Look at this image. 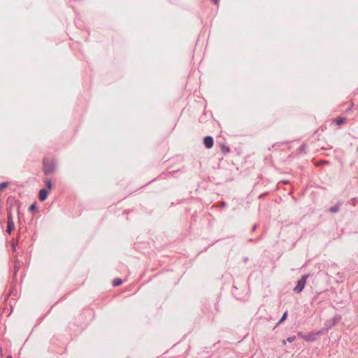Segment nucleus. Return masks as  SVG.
<instances>
[{
    "mask_svg": "<svg viewBox=\"0 0 358 358\" xmlns=\"http://www.w3.org/2000/svg\"><path fill=\"white\" fill-rule=\"evenodd\" d=\"M45 186L46 187L49 189V190H51L52 188V182H51V180L50 179H47L45 180Z\"/></svg>",
    "mask_w": 358,
    "mask_h": 358,
    "instance_id": "0eeeda50",
    "label": "nucleus"
},
{
    "mask_svg": "<svg viewBox=\"0 0 358 358\" xmlns=\"http://www.w3.org/2000/svg\"><path fill=\"white\" fill-rule=\"evenodd\" d=\"M287 317V312H285V313H284L283 315L282 316V317H281V319L280 320V321H279V322H278V323H281V322H282L284 320H286Z\"/></svg>",
    "mask_w": 358,
    "mask_h": 358,
    "instance_id": "9b49d317",
    "label": "nucleus"
},
{
    "mask_svg": "<svg viewBox=\"0 0 358 358\" xmlns=\"http://www.w3.org/2000/svg\"><path fill=\"white\" fill-rule=\"evenodd\" d=\"M215 4L218 3L219 0H213Z\"/></svg>",
    "mask_w": 358,
    "mask_h": 358,
    "instance_id": "2eb2a0df",
    "label": "nucleus"
},
{
    "mask_svg": "<svg viewBox=\"0 0 358 358\" xmlns=\"http://www.w3.org/2000/svg\"><path fill=\"white\" fill-rule=\"evenodd\" d=\"M122 281L121 279H115L113 280V285L114 286H119L122 284Z\"/></svg>",
    "mask_w": 358,
    "mask_h": 358,
    "instance_id": "1a4fd4ad",
    "label": "nucleus"
},
{
    "mask_svg": "<svg viewBox=\"0 0 358 358\" xmlns=\"http://www.w3.org/2000/svg\"><path fill=\"white\" fill-rule=\"evenodd\" d=\"M34 208H35V206L34 205H32V206H31L30 209L33 210V209H34Z\"/></svg>",
    "mask_w": 358,
    "mask_h": 358,
    "instance_id": "dca6fc26",
    "label": "nucleus"
},
{
    "mask_svg": "<svg viewBox=\"0 0 358 358\" xmlns=\"http://www.w3.org/2000/svg\"><path fill=\"white\" fill-rule=\"evenodd\" d=\"M15 229L14 222L13 220V217L10 213H8V220H7V229L6 232L10 234Z\"/></svg>",
    "mask_w": 358,
    "mask_h": 358,
    "instance_id": "7ed1b4c3",
    "label": "nucleus"
},
{
    "mask_svg": "<svg viewBox=\"0 0 358 358\" xmlns=\"http://www.w3.org/2000/svg\"><path fill=\"white\" fill-rule=\"evenodd\" d=\"M282 343H283L284 345L286 343L285 340H283Z\"/></svg>",
    "mask_w": 358,
    "mask_h": 358,
    "instance_id": "f3484780",
    "label": "nucleus"
},
{
    "mask_svg": "<svg viewBox=\"0 0 358 358\" xmlns=\"http://www.w3.org/2000/svg\"><path fill=\"white\" fill-rule=\"evenodd\" d=\"M55 162L51 159H43V171L45 174H49L52 173L55 169Z\"/></svg>",
    "mask_w": 358,
    "mask_h": 358,
    "instance_id": "f257e3e1",
    "label": "nucleus"
},
{
    "mask_svg": "<svg viewBox=\"0 0 358 358\" xmlns=\"http://www.w3.org/2000/svg\"><path fill=\"white\" fill-rule=\"evenodd\" d=\"M345 119L344 117H339L336 119V124L341 125L345 122Z\"/></svg>",
    "mask_w": 358,
    "mask_h": 358,
    "instance_id": "6e6552de",
    "label": "nucleus"
},
{
    "mask_svg": "<svg viewBox=\"0 0 358 358\" xmlns=\"http://www.w3.org/2000/svg\"><path fill=\"white\" fill-rule=\"evenodd\" d=\"M319 333H310L309 334L303 335L301 338L306 341H315L317 339V336Z\"/></svg>",
    "mask_w": 358,
    "mask_h": 358,
    "instance_id": "20e7f679",
    "label": "nucleus"
},
{
    "mask_svg": "<svg viewBox=\"0 0 358 358\" xmlns=\"http://www.w3.org/2000/svg\"><path fill=\"white\" fill-rule=\"evenodd\" d=\"M331 212L336 213L338 210V207H332L330 208Z\"/></svg>",
    "mask_w": 358,
    "mask_h": 358,
    "instance_id": "4468645a",
    "label": "nucleus"
},
{
    "mask_svg": "<svg viewBox=\"0 0 358 358\" xmlns=\"http://www.w3.org/2000/svg\"><path fill=\"white\" fill-rule=\"evenodd\" d=\"M7 358H12L11 357H8Z\"/></svg>",
    "mask_w": 358,
    "mask_h": 358,
    "instance_id": "a211bd4d",
    "label": "nucleus"
},
{
    "mask_svg": "<svg viewBox=\"0 0 358 358\" xmlns=\"http://www.w3.org/2000/svg\"><path fill=\"white\" fill-rule=\"evenodd\" d=\"M222 150L224 152H228L229 151V148L228 147L224 146V145H223L222 147Z\"/></svg>",
    "mask_w": 358,
    "mask_h": 358,
    "instance_id": "ddd939ff",
    "label": "nucleus"
},
{
    "mask_svg": "<svg viewBox=\"0 0 358 358\" xmlns=\"http://www.w3.org/2000/svg\"><path fill=\"white\" fill-rule=\"evenodd\" d=\"M307 278H308V275H304L297 282V285H296V286L294 289V290L296 292L299 293V292H301L303 289L304 286H305L306 282V280H307Z\"/></svg>",
    "mask_w": 358,
    "mask_h": 358,
    "instance_id": "f03ea898",
    "label": "nucleus"
},
{
    "mask_svg": "<svg viewBox=\"0 0 358 358\" xmlns=\"http://www.w3.org/2000/svg\"><path fill=\"white\" fill-rule=\"evenodd\" d=\"M8 185L7 182H2L0 184V192L3 190Z\"/></svg>",
    "mask_w": 358,
    "mask_h": 358,
    "instance_id": "9d476101",
    "label": "nucleus"
},
{
    "mask_svg": "<svg viewBox=\"0 0 358 358\" xmlns=\"http://www.w3.org/2000/svg\"><path fill=\"white\" fill-rule=\"evenodd\" d=\"M203 143L207 148H210L213 145V139L211 136H206L203 139Z\"/></svg>",
    "mask_w": 358,
    "mask_h": 358,
    "instance_id": "39448f33",
    "label": "nucleus"
},
{
    "mask_svg": "<svg viewBox=\"0 0 358 358\" xmlns=\"http://www.w3.org/2000/svg\"><path fill=\"white\" fill-rule=\"evenodd\" d=\"M294 340H295V336H291V337H288V338H287V341L289 343H292V342H293Z\"/></svg>",
    "mask_w": 358,
    "mask_h": 358,
    "instance_id": "f8f14e48",
    "label": "nucleus"
},
{
    "mask_svg": "<svg viewBox=\"0 0 358 358\" xmlns=\"http://www.w3.org/2000/svg\"><path fill=\"white\" fill-rule=\"evenodd\" d=\"M48 196V191L45 189H42L39 191L38 199L41 201H45Z\"/></svg>",
    "mask_w": 358,
    "mask_h": 358,
    "instance_id": "423d86ee",
    "label": "nucleus"
}]
</instances>
